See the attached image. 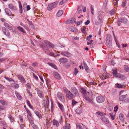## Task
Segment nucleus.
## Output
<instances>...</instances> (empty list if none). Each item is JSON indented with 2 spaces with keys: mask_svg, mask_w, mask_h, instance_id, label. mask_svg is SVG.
Wrapping results in <instances>:
<instances>
[{
  "mask_svg": "<svg viewBox=\"0 0 129 129\" xmlns=\"http://www.w3.org/2000/svg\"><path fill=\"white\" fill-rule=\"evenodd\" d=\"M77 103L74 100H73L72 101V104L73 105H75L76 103Z\"/></svg>",
  "mask_w": 129,
  "mask_h": 129,
  "instance_id": "nucleus-64",
  "label": "nucleus"
},
{
  "mask_svg": "<svg viewBox=\"0 0 129 129\" xmlns=\"http://www.w3.org/2000/svg\"><path fill=\"white\" fill-rule=\"evenodd\" d=\"M82 111V109L81 107L78 108L76 110V112L78 114H79L81 113Z\"/></svg>",
  "mask_w": 129,
  "mask_h": 129,
  "instance_id": "nucleus-37",
  "label": "nucleus"
},
{
  "mask_svg": "<svg viewBox=\"0 0 129 129\" xmlns=\"http://www.w3.org/2000/svg\"><path fill=\"white\" fill-rule=\"evenodd\" d=\"M75 19L74 18H72L69 20H67L66 21V24L73 23L75 22Z\"/></svg>",
  "mask_w": 129,
  "mask_h": 129,
  "instance_id": "nucleus-19",
  "label": "nucleus"
},
{
  "mask_svg": "<svg viewBox=\"0 0 129 129\" xmlns=\"http://www.w3.org/2000/svg\"><path fill=\"white\" fill-rule=\"evenodd\" d=\"M63 89L66 94V96L67 99L71 100L74 98L71 91L68 90L66 87H63Z\"/></svg>",
  "mask_w": 129,
  "mask_h": 129,
  "instance_id": "nucleus-1",
  "label": "nucleus"
},
{
  "mask_svg": "<svg viewBox=\"0 0 129 129\" xmlns=\"http://www.w3.org/2000/svg\"><path fill=\"white\" fill-rule=\"evenodd\" d=\"M44 44L47 46H49V45L50 44V43L49 42V41L45 40L44 41Z\"/></svg>",
  "mask_w": 129,
  "mask_h": 129,
  "instance_id": "nucleus-41",
  "label": "nucleus"
},
{
  "mask_svg": "<svg viewBox=\"0 0 129 129\" xmlns=\"http://www.w3.org/2000/svg\"><path fill=\"white\" fill-rule=\"evenodd\" d=\"M92 37V35H90L89 36H88L87 37V40H88L89 41V40L90 39L91 37Z\"/></svg>",
  "mask_w": 129,
  "mask_h": 129,
  "instance_id": "nucleus-56",
  "label": "nucleus"
},
{
  "mask_svg": "<svg viewBox=\"0 0 129 129\" xmlns=\"http://www.w3.org/2000/svg\"><path fill=\"white\" fill-rule=\"evenodd\" d=\"M69 30L71 31L72 32L76 33L78 31V30L74 27L70 26L69 27Z\"/></svg>",
  "mask_w": 129,
  "mask_h": 129,
  "instance_id": "nucleus-18",
  "label": "nucleus"
},
{
  "mask_svg": "<svg viewBox=\"0 0 129 129\" xmlns=\"http://www.w3.org/2000/svg\"><path fill=\"white\" fill-rule=\"evenodd\" d=\"M63 13V11L62 10H59L56 14V15L58 17L61 16Z\"/></svg>",
  "mask_w": 129,
  "mask_h": 129,
  "instance_id": "nucleus-31",
  "label": "nucleus"
},
{
  "mask_svg": "<svg viewBox=\"0 0 129 129\" xmlns=\"http://www.w3.org/2000/svg\"><path fill=\"white\" fill-rule=\"evenodd\" d=\"M117 87L119 88H121L122 87V85L120 84H117Z\"/></svg>",
  "mask_w": 129,
  "mask_h": 129,
  "instance_id": "nucleus-61",
  "label": "nucleus"
},
{
  "mask_svg": "<svg viewBox=\"0 0 129 129\" xmlns=\"http://www.w3.org/2000/svg\"><path fill=\"white\" fill-rule=\"evenodd\" d=\"M2 29L3 33L6 36H10V34L8 29H7L5 27H3Z\"/></svg>",
  "mask_w": 129,
  "mask_h": 129,
  "instance_id": "nucleus-6",
  "label": "nucleus"
},
{
  "mask_svg": "<svg viewBox=\"0 0 129 129\" xmlns=\"http://www.w3.org/2000/svg\"><path fill=\"white\" fill-rule=\"evenodd\" d=\"M43 105L45 109V110H46V108H48V106H49V105L48 104H46V103L45 101H43Z\"/></svg>",
  "mask_w": 129,
  "mask_h": 129,
  "instance_id": "nucleus-36",
  "label": "nucleus"
},
{
  "mask_svg": "<svg viewBox=\"0 0 129 129\" xmlns=\"http://www.w3.org/2000/svg\"><path fill=\"white\" fill-rule=\"evenodd\" d=\"M107 40L106 41V46L108 48H110L111 46V39H109L108 37H107Z\"/></svg>",
  "mask_w": 129,
  "mask_h": 129,
  "instance_id": "nucleus-8",
  "label": "nucleus"
},
{
  "mask_svg": "<svg viewBox=\"0 0 129 129\" xmlns=\"http://www.w3.org/2000/svg\"><path fill=\"white\" fill-rule=\"evenodd\" d=\"M5 11L6 14L9 16L12 15V12L8 8H6L5 9Z\"/></svg>",
  "mask_w": 129,
  "mask_h": 129,
  "instance_id": "nucleus-16",
  "label": "nucleus"
},
{
  "mask_svg": "<svg viewBox=\"0 0 129 129\" xmlns=\"http://www.w3.org/2000/svg\"><path fill=\"white\" fill-rule=\"evenodd\" d=\"M76 129H85V126H83V124L77 123L76 124Z\"/></svg>",
  "mask_w": 129,
  "mask_h": 129,
  "instance_id": "nucleus-7",
  "label": "nucleus"
},
{
  "mask_svg": "<svg viewBox=\"0 0 129 129\" xmlns=\"http://www.w3.org/2000/svg\"><path fill=\"white\" fill-rule=\"evenodd\" d=\"M8 7L10 9L13 11H15L17 9L16 7L12 4H9Z\"/></svg>",
  "mask_w": 129,
  "mask_h": 129,
  "instance_id": "nucleus-13",
  "label": "nucleus"
},
{
  "mask_svg": "<svg viewBox=\"0 0 129 129\" xmlns=\"http://www.w3.org/2000/svg\"><path fill=\"white\" fill-rule=\"evenodd\" d=\"M33 76L34 78L37 80L38 79V77L34 73H33Z\"/></svg>",
  "mask_w": 129,
  "mask_h": 129,
  "instance_id": "nucleus-57",
  "label": "nucleus"
},
{
  "mask_svg": "<svg viewBox=\"0 0 129 129\" xmlns=\"http://www.w3.org/2000/svg\"><path fill=\"white\" fill-rule=\"evenodd\" d=\"M115 10L114 9H113L110 12V14L111 15H113L115 14Z\"/></svg>",
  "mask_w": 129,
  "mask_h": 129,
  "instance_id": "nucleus-43",
  "label": "nucleus"
},
{
  "mask_svg": "<svg viewBox=\"0 0 129 129\" xmlns=\"http://www.w3.org/2000/svg\"><path fill=\"white\" fill-rule=\"evenodd\" d=\"M126 1H124L123 2L121 5L122 7H124L126 6Z\"/></svg>",
  "mask_w": 129,
  "mask_h": 129,
  "instance_id": "nucleus-52",
  "label": "nucleus"
},
{
  "mask_svg": "<svg viewBox=\"0 0 129 129\" xmlns=\"http://www.w3.org/2000/svg\"><path fill=\"white\" fill-rule=\"evenodd\" d=\"M53 124L54 125H55L57 127H58L59 125L58 122L55 119H53L52 121Z\"/></svg>",
  "mask_w": 129,
  "mask_h": 129,
  "instance_id": "nucleus-27",
  "label": "nucleus"
},
{
  "mask_svg": "<svg viewBox=\"0 0 129 129\" xmlns=\"http://www.w3.org/2000/svg\"><path fill=\"white\" fill-rule=\"evenodd\" d=\"M8 117L11 122H12L13 121V118L11 115H10Z\"/></svg>",
  "mask_w": 129,
  "mask_h": 129,
  "instance_id": "nucleus-47",
  "label": "nucleus"
},
{
  "mask_svg": "<svg viewBox=\"0 0 129 129\" xmlns=\"http://www.w3.org/2000/svg\"><path fill=\"white\" fill-rule=\"evenodd\" d=\"M81 92L83 94V96L84 95H86V90L83 88H81L80 90Z\"/></svg>",
  "mask_w": 129,
  "mask_h": 129,
  "instance_id": "nucleus-33",
  "label": "nucleus"
},
{
  "mask_svg": "<svg viewBox=\"0 0 129 129\" xmlns=\"http://www.w3.org/2000/svg\"><path fill=\"white\" fill-rule=\"evenodd\" d=\"M48 54L49 55H50L52 56H53L54 57H55V55L52 52H50Z\"/></svg>",
  "mask_w": 129,
  "mask_h": 129,
  "instance_id": "nucleus-55",
  "label": "nucleus"
},
{
  "mask_svg": "<svg viewBox=\"0 0 129 129\" xmlns=\"http://www.w3.org/2000/svg\"><path fill=\"white\" fill-rule=\"evenodd\" d=\"M101 12H98V14L99 15L98 16V20L100 21L101 22H102V21L103 19V18L101 15Z\"/></svg>",
  "mask_w": 129,
  "mask_h": 129,
  "instance_id": "nucleus-32",
  "label": "nucleus"
},
{
  "mask_svg": "<svg viewBox=\"0 0 129 129\" xmlns=\"http://www.w3.org/2000/svg\"><path fill=\"white\" fill-rule=\"evenodd\" d=\"M78 69L76 68H75L74 70V74L75 75H76V74L78 73Z\"/></svg>",
  "mask_w": 129,
  "mask_h": 129,
  "instance_id": "nucleus-54",
  "label": "nucleus"
},
{
  "mask_svg": "<svg viewBox=\"0 0 129 129\" xmlns=\"http://www.w3.org/2000/svg\"><path fill=\"white\" fill-rule=\"evenodd\" d=\"M103 115V116H101V119L102 121L106 124H108L109 122V120L108 118H106Z\"/></svg>",
  "mask_w": 129,
  "mask_h": 129,
  "instance_id": "nucleus-10",
  "label": "nucleus"
},
{
  "mask_svg": "<svg viewBox=\"0 0 129 129\" xmlns=\"http://www.w3.org/2000/svg\"><path fill=\"white\" fill-rule=\"evenodd\" d=\"M17 77L20 81L23 83H25V80L22 76L21 75H18Z\"/></svg>",
  "mask_w": 129,
  "mask_h": 129,
  "instance_id": "nucleus-15",
  "label": "nucleus"
},
{
  "mask_svg": "<svg viewBox=\"0 0 129 129\" xmlns=\"http://www.w3.org/2000/svg\"><path fill=\"white\" fill-rule=\"evenodd\" d=\"M118 20L119 22L123 23H126L127 21L126 18H119Z\"/></svg>",
  "mask_w": 129,
  "mask_h": 129,
  "instance_id": "nucleus-14",
  "label": "nucleus"
},
{
  "mask_svg": "<svg viewBox=\"0 0 129 129\" xmlns=\"http://www.w3.org/2000/svg\"><path fill=\"white\" fill-rule=\"evenodd\" d=\"M59 121L60 123H61L62 122V117L61 116H60Z\"/></svg>",
  "mask_w": 129,
  "mask_h": 129,
  "instance_id": "nucleus-58",
  "label": "nucleus"
},
{
  "mask_svg": "<svg viewBox=\"0 0 129 129\" xmlns=\"http://www.w3.org/2000/svg\"><path fill=\"white\" fill-rule=\"evenodd\" d=\"M66 0H62L59 3V5H62L66 2Z\"/></svg>",
  "mask_w": 129,
  "mask_h": 129,
  "instance_id": "nucleus-48",
  "label": "nucleus"
},
{
  "mask_svg": "<svg viewBox=\"0 0 129 129\" xmlns=\"http://www.w3.org/2000/svg\"><path fill=\"white\" fill-rule=\"evenodd\" d=\"M112 71L113 74L114 76H116L118 74L117 73V70L115 68H113L112 70Z\"/></svg>",
  "mask_w": 129,
  "mask_h": 129,
  "instance_id": "nucleus-28",
  "label": "nucleus"
},
{
  "mask_svg": "<svg viewBox=\"0 0 129 129\" xmlns=\"http://www.w3.org/2000/svg\"><path fill=\"white\" fill-rule=\"evenodd\" d=\"M29 122L31 124V125H32V124H34V123L33 121V118H32L31 119L29 120Z\"/></svg>",
  "mask_w": 129,
  "mask_h": 129,
  "instance_id": "nucleus-49",
  "label": "nucleus"
},
{
  "mask_svg": "<svg viewBox=\"0 0 129 129\" xmlns=\"http://www.w3.org/2000/svg\"><path fill=\"white\" fill-rule=\"evenodd\" d=\"M58 2H56L49 4L47 7V9L49 11L51 10L53 8L57 7Z\"/></svg>",
  "mask_w": 129,
  "mask_h": 129,
  "instance_id": "nucleus-3",
  "label": "nucleus"
},
{
  "mask_svg": "<svg viewBox=\"0 0 129 129\" xmlns=\"http://www.w3.org/2000/svg\"><path fill=\"white\" fill-rule=\"evenodd\" d=\"M17 29L18 30L20 31L23 33H25L24 29L21 27L20 26H18L17 27Z\"/></svg>",
  "mask_w": 129,
  "mask_h": 129,
  "instance_id": "nucleus-29",
  "label": "nucleus"
},
{
  "mask_svg": "<svg viewBox=\"0 0 129 129\" xmlns=\"http://www.w3.org/2000/svg\"><path fill=\"white\" fill-rule=\"evenodd\" d=\"M128 95L127 94L124 95H122L120 96L119 97V100L122 101L126 97H127Z\"/></svg>",
  "mask_w": 129,
  "mask_h": 129,
  "instance_id": "nucleus-22",
  "label": "nucleus"
},
{
  "mask_svg": "<svg viewBox=\"0 0 129 129\" xmlns=\"http://www.w3.org/2000/svg\"><path fill=\"white\" fill-rule=\"evenodd\" d=\"M11 87L14 88H17L19 87V85L18 84H16L15 83H12L11 85Z\"/></svg>",
  "mask_w": 129,
  "mask_h": 129,
  "instance_id": "nucleus-24",
  "label": "nucleus"
},
{
  "mask_svg": "<svg viewBox=\"0 0 129 129\" xmlns=\"http://www.w3.org/2000/svg\"><path fill=\"white\" fill-rule=\"evenodd\" d=\"M110 115L111 117V119L112 120H113L115 118L114 116L113 115V114L112 113H111L110 114Z\"/></svg>",
  "mask_w": 129,
  "mask_h": 129,
  "instance_id": "nucleus-51",
  "label": "nucleus"
},
{
  "mask_svg": "<svg viewBox=\"0 0 129 129\" xmlns=\"http://www.w3.org/2000/svg\"><path fill=\"white\" fill-rule=\"evenodd\" d=\"M54 75L55 78L57 79L60 80L61 77L59 74L57 72H54Z\"/></svg>",
  "mask_w": 129,
  "mask_h": 129,
  "instance_id": "nucleus-17",
  "label": "nucleus"
},
{
  "mask_svg": "<svg viewBox=\"0 0 129 129\" xmlns=\"http://www.w3.org/2000/svg\"><path fill=\"white\" fill-rule=\"evenodd\" d=\"M90 22V21L89 20H87V21L85 22L84 24L86 25L88 24Z\"/></svg>",
  "mask_w": 129,
  "mask_h": 129,
  "instance_id": "nucleus-60",
  "label": "nucleus"
},
{
  "mask_svg": "<svg viewBox=\"0 0 129 129\" xmlns=\"http://www.w3.org/2000/svg\"><path fill=\"white\" fill-rule=\"evenodd\" d=\"M58 105L60 109L62 111H63L64 109L63 105L59 103H58Z\"/></svg>",
  "mask_w": 129,
  "mask_h": 129,
  "instance_id": "nucleus-38",
  "label": "nucleus"
},
{
  "mask_svg": "<svg viewBox=\"0 0 129 129\" xmlns=\"http://www.w3.org/2000/svg\"><path fill=\"white\" fill-rule=\"evenodd\" d=\"M34 112L36 114L40 119L42 118V117L40 113L37 111H35Z\"/></svg>",
  "mask_w": 129,
  "mask_h": 129,
  "instance_id": "nucleus-30",
  "label": "nucleus"
},
{
  "mask_svg": "<svg viewBox=\"0 0 129 129\" xmlns=\"http://www.w3.org/2000/svg\"><path fill=\"white\" fill-rule=\"evenodd\" d=\"M124 69L126 72H128L129 71V67L127 66H124Z\"/></svg>",
  "mask_w": 129,
  "mask_h": 129,
  "instance_id": "nucleus-42",
  "label": "nucleus"
},
{
  "mask_svg": "<svg viewBox=\"0 0 129 129\" xmlns=\"http://www.w3.org/2000/svg\"><path fill=\"white\" fill-rule=\"evenodd\" d=\"M15 93L18 99L20 100H22V97L17 92L15 91Z\"/></svg>",
  "mask_w": 129,
  "mask_h": 129,
  "instance_id": "nucleus-26",
  "label": "nucleus"
},
{
  "mask_svg": "<svg viewBox=\"0 0 129 129\" xmlns=\"http://www.w3.org/2000/svg\"><path fill=\"white\" fill-rule=\"evenodd\" d=\"M48 64L49 66L52 67V68H54L56 69V68H57L56 66L54 64L49 62H48Z\"/></svg>",
  "mask_w": 129,
  "mask_h": 129,
  "instance_id": "nucleus-39",
  "label": "nucleus"
},
{
  "mask_svg": "<svg viewBox=\"0 0 129 129\" xmlns=\"http://www.w3.org/2000/svg\"><path fill=\"white\" fill-rule=\"evenodd\" d=\"M118 108L117 106H116L114 108V111L115 112H116L117 111Z\"/></svg>",
  "mask_w": 129,
  "mask_h": 129,
  "instance_id": "nucleus-62",
  "label": "nucleus"
},
{
  "mask_svg": "<svg viewBox=\"0 0 129 129\" xmlns=\"http://www.w3.org/2000/svg\"><path fill=\"white\" fill-rule=\"evenodd\" d=\"M96 100L98 103H102L104 101L105 99L103 96H100L96 98Z\"/></svg>",
  "mask_w": 129,
  "mask_h": 129,
  "instance_id": "nucleus-4",
  "label": "nucleus"
},
{
  "mask_svg": "<svg viewBox=\"0 0 129 129\" xmlns=\"http://www.w3.org/2000/svg\"><path fill=\"white\" fill-rule=\"evenodd\" d=\"M5 109V108L4 106H0V111L4 110Z\"/></svg>",
  "mask_w": 129,
  "mask_h": 129,
  "instance_id": "nucleus-59",
  "label": "nucleus"
},
{
  "mask_svg": "<svg viewBox=\"0 0 129 129\" xmlns=\"http://www.w3.org/2000/svg\"><path fill=\"white\" fill-rule=\"evenodd\" d=\"M119 118L122 121H123L124 120V117L123 115L121 114H120L119 115Z\"/></svg>",
  "mask_w": 129,
  "mask_h": 129,
  "instance_id": "nucleus-35",
  "label": "nucleus"
},
{
  "mask_svg": "<svg viewBox=\"0 0 129 129\" xmlns=\"http://www.w3.org/2000/svg\"><path fill=\"white\" fill-rule=\"evenodd\" d=\"M91 12L93 14L94 13V9L93 7H92V5H91L90 6Z\"/></svg>",
  "mask_w": 129,
  "mask_h": 129,
  "instance_id": "nucleus-50",
  "label": "nucleus"
},
{
  "mask_svg": "<svg viewBox=\"0 0 129 129\" xmlns=\"http://www.w3.org/2000/svg\"><path fill=\"white\" fill-rule=\"evenodd\" d=\"M61 54L62 55L67 57H69L70 56V54L67 51H63L61 53Z\"/></svg>",
  "mask_w": 129,
  "mask_h": 129,
  "instance_id": "nucleus-21",
  "label": "nucleus"
},
{
  "mask_svg": "<svg viewBox=\"0 0 129 129\" xmlns=\"http://www.w3.org/2000/svg\"><path fill=\"white\" fill-rule=\"evenodd\" d=\"M70 91L74 97H78L79 96V93L77 89L75 87H71Z\"/></svg>",
  "mask_w": 129,
  "mask_h": 129,
  "instance_id": "nucleus-2",
  "label": "nucleus"
},
{
  "mask_svg": "<svg viewBox=\"0 0 129 129\" xmlns=\"http://www.w3.org/2000/svg\"><path fill=\"white\" fill-rule=\"evenodd\" d=\"M32 127L33 129H38V127L37 126L35 125L34 124H32Z\"/></svg>",
  "mask_w": 129,
  "mask_h": 129,
  "instance_id": "nucleus-53",
  "label": "nucleus"
},
{
  "mask_svg": "<svg viewBox=\"0 0 129 129\" xmlns=\"http://www.w3.org/2000/svg\"><path fill=\"white\" fill-rule=\"evenodd\" d=\"M116 77H118L122 80H124L125 78V77L123 75L119 74H118L117 76H116Z\"/></svg>",
  "mask_w": 129,
  "mask_h": 129,
  "instance_id": "nucleus-23",
  "label": "nucleus"
},
{
  "mask_svg": "<svg viewBox=\"0 0 129 129\" xmlns=\"http://www.w3.org/2000/svg\"><path fill=\"white\" fill-rule=\"evenodd\" d=\"M83 98L88 103H90L92 104L93 103L92 100L86 95H83Z\"/></svg>",
  "mask_w": 129,
  "mask_h": 129,
  "instance_id": "nucleus-9",
  "label": "nucleus"
},
{
  "mask_svg": "<svg viewBox=\"0 0 129 129\" xmlns=\"http://www.w3.org/2000/svg\"><path fill=\"white\" fill-rule=\"evenodd\" d=\"M32 65L34 67L37 66H38V63L36 62L35 63H33L32 64Z\"/></svg>",
  "mask_w": 129,
  "mask_h": 129,
  "instance_id": "nucleus-63",
  "label": "nucleus"
},
{
  "mask_svg": "<svg viewBox=\"0 0 129 129\" xmlns=\"http://www.w3.org/2000/svg\"><path fill=\"white\" fill-rule=\"evenodd\" d=\"M109 75L107 73H104L103 74L102 77L103 79H105L109 77Z\"/></svg>",
  "mask_w": 129,
  "mask_h": 129,
  "instance_id": "nucleus-25",
  "label": "nucleus"
},
{
  "mask_svg": "<svg viewBox=\"0 0 129 129\" xmlns=\"http://www.w3.org/2000/svg\"><path fill=\"white\" fill-rule=\"evenodd\" d=\"M58 61L60 63H64L67 62L68 60L65 58H60L58 59Z\"/></svg>",
  "mask_w": 129,
  "mask_h": 129,
  "instance_id": "nucleus-11",
  "label": "nucleus"
},
{
  "mask_svg": "<svg viewBox=\"0 0 129 129\" xmlns=\"http://www.w3.org/2000/svg\"><path fill=\"white\" fill-rule=\"evenodd\" d=\"M86 29V27L85 26L83 27H81V29L82 32L84 33L85 32V30Z\"/></svg>",
  "mask_w": 129,
  "mask_h": 129,
  "instance_id": "nucleus-46",
  "label": "nucleus"
},
{
  "mask_svg": "<svg viewBox=\"0 0 129 129\" xmlns=\"http://www.w3.org/2000/svg\"><path fill=\"white\" fill-rule=\"evenodd\" d=\"M96 114L101 116H103V115H106V114L100 111H98L96 112Z\"/></svg>",
  "mask_w": 129,
  "mask_h": 129,
  "instance_id": "nucleus-34",
  "label": "nucleus"
},
{
  "mask_svg": "<svg viewBox=\"0 0 129 129\" xmlns=\"http://www.w3.org/2000/svg\"><path fill=\"white\" fill-rule=\"evenodd\" d=\"M26 102L28 106L31 109H32L33 108V107L31 106V105L29 101L28 100H26Z\"/></svg>",
  "mask_w": 129,
  "mask_h": 129,
  "instance_id": "nucleus-44",
  "label": "nucleus"
},
{
  "mask_svg": "<svg viewBox=\"0 0 129 129\" xmlns=\"http://www.w3.org/2000/svg\"><path fill=\"white\" fill-rule=\"evenodd\" d=\"M0 103L3 105H7V104L5 101L2 100H0Z\"/></svg>",
  "mask_w": 129,
  "mask_h": 129,
  "instance_id": "nucleus-40",
  "label": "nucleus"
},
{
  "mask_svg": "<svg viewBox=\"0 0 129 129\" xmlns=\"http://www.w3.org/2000/svg\"><path fill=\"white\" fill-rule=\"evenodd\" d=\"M65 129H70V124L68 123H67L65 126Z\"/></svg>",
  "mask_w": 129,
  "mask_h": 129,
  "instance_id": "nucleus-45",
  "label": "nucleus"
},
{
  "mask_svg": "<svg viewBox=\"0 0 129 129\" xmlns=\"http://www.w3.org/2000/svg\"><path fill=\"white\" fill-rule=\"evenodd\" d=\"M57 96L61 101L62 102L64 101V96L61 93L58 92L57 94Z\"/></svg>",
  "mask_w": 129,
  "mask_h": 129,
  "instance_id": "nucleus-5",
  "label": "nucleus"
},
{
  "mask_svg": "<svg viewBox=\"0 0 129 129\" xmlns=\"http://www.w3.org/2000/svg\"><path fill=\"white\" fill-rule=\"evenodd\" d=\"M37 92L38 96L40 98H43L44 95L42 92L40 91L39 89L37 88L36 89Z\"/></svg>",
  "mask_w": 129,
  "mask_h": 129,
  "instance_id": "nucleus-12",
  "label": "nucleus"
},
{
  "mask_svg": "<svg viewBox=\"0 0 129 129\" xmlns=\"http://www.w3.org/2000/svg\"><path fill=\"white\" fill-rule=\"evenodd\" d=\"M5 26L7 28H8L10 30H12L13 29L12 27L8 23L5 22L4 23Z\"/></svg>",
  "mask_w": 129,
  "mask_h": 129,
  "instance_id": "nucleus-20",
  "label": "nucleus"
}]
</instances>
